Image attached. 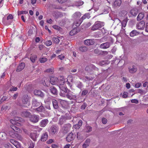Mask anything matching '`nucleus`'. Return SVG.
<instances>
[{"mask_svg": "<svg viewBox=\"0 0 148 148\" xmlns=\"http://www.w3.org/2000/svg\"><path fill=\"white\" fill-rule=\"evenodd\" d=\"M121 3V0H116L113 3V6L115 7H119Z\"/></svg>", "mask_w": 148, "mask_h": 148, "instance_id": "26", "label": "nucleus"}, {"mask_svg": "<svg viewBox=\"0 0 148 148\" xmlns=\"http://www.w3.org/2000/svg\"><path fill=\"white\" fill-rule=\"evenodd\" d=\"M75 136L72 133H70L67 136L66 140L68 142H70L74 140Z\"/></svg>", "mask_w": 148, "mask_h": 148, "instance_id": "9", "label": "nucleus"}, {"mask_svg": "<svg viewBox=\"0 0 148 148\" xmlns=\"http://www.w3.org/2000/svg\"><path fill=\"white\" fill-rule=\"evenodd\" d=\"M79 49L82 52H84L86 51L87 50V49L86 47H79Z\"/></svg>", "mask_w": 148, "mask_h": 148, "instance_id": "42", "label": "nucleus"}, {"mask_svg": "<svg viewBox=\"0 0 148 148\" xmlns=\"http://www.w3.org/2000/svg\"><path fill=\"white\" fill-rule=\"evenodd\" d=\"M13 18V16L11 14H10L7 17V20H12Z\"/></svg>", "mask_w": 148, "mask_h": 148, "instance_id": "52", "label": "nucleus"}, {"mask_svg": "<svg viewBox=\"0 0 148 148\" xmlns=\"http://www.w3.org/2000/svg\"><path fill=\"white\" fill-rule=\"evenodd\" d=\"M80 134L78 132L77 133V138L78 140H80L82 138V136H80Z\"/></svg>", "mask_w": 148, "mask_h": 148, "instance_id": "61", "label": "nucleus"}, {"mask_svg": "<svg viewBox=\"0 0 148 148\" xmlns=\"http://www.w3.org/2000/svg\"><path fill=\"white\" fill-rule=\"evenodd\" d=\"M138 12V10L135 8L132 9L130 11V14L133 16H136L137 15Z\"/></svg>", "mask_w": 148, "mask_h": 148, "instance_id": "27", "label": "nucleus"}, {"mask_svg": "<svg viewBox=\"0 0 148 148\" xmlns=\"http://www.w3.org/2000/svg\"><path fill=\"white\" fill-rule=\"evenodd\" d=\"M84 44L87 45H93L94 41L93 39H87L85 40L84 41Z\"/></svg>", "mask_w": 148, "mask_h": 148, "instance_id": "12", "label": "nucleus"}, {"mask_svg": "<svg viewBox=\"0 0 148 148\" xmlns=\"http://www.w3.org/2000/svg\"><path fill=\"white\" fill-rule=\"evenodd\" d=\"M16 138L17 140H19L21 141H22L23 140V138L21 136L18 134V133L15 136V138Z\"/></svg>", "mask_w": 148, "mask_h": 148, "instance_id": "40", "label": "nucleus"}, {"mask_svg": "<svg viewBox=\"0 0 148 148\" xmlns=\"http://www.w3.org/2000/svg\"><path fill=\"white\" fill-rule=\"evenodd\" d=\"M17 87H11L10 89V91H15L17 90Z\"/></svg>", "mask_w": 148, "mask_h": 148, "instance_id": "50", "label": "nucleus"}, {"mask_svg": "<svg viewBox=\"0 0 148 148\" xmlns=\"http://www.w3.org/2000/svg\"><path fill=\"white\" fill-rule=\"evenodd\" d=\"M60 103L64 108H66L68 107L69 104L68 101L62 100L60 101Z\"/></svg>", "mask_w": 148, "mask_h": 148, "instance_id": "15", "label": "nucleus"}, {"mask_svg": "<svg viewBox=\"0 0 148 148\" xmlns=\"http://www.w3.org/2000/svg\"><path fill=\"white\" fill-rule=\"evenodd\" d=\"M28 101V97L27 95H25L23 96L22 99V101L23 103L27 104Z\"/></svg>", "mask_w": 148, "mask_h": 148, "instance_id": "24", "label": "nucleus"}, {"mask_svg": "<svg viewBox=\"0 0 148 148\" xmlns=\"http://www.w3.org/2000/svg\"><path fill=\"white\" fill-rule=\"evenodd\" d=\"M31 115V114L30 112L27 111H23L21 113V115L23 117L28 118H29Z\"/></svg>", "mask_w": 148, "mask_h": 148, "instance_id": "14", "label": "nucleus"}, {"mask_svg": "<svg viewBox=\"0 0 148 148\" xmlns=\"http://www.w3.org/2000/svg\"><path fill=\"white\" fill-rule=\"evenodd\" d=\"M45 109L44 107L42 106H40L38 108H35L34 110L35 111L38 112H44L45 111Z\"/></svg>", "mask_w": 148, "mask_h": 148, "instance_id": "21", "label": "nucleus"}, {"mask_svg": "<svg viewBox=\"0 0 148 148\" xmlns=\"http://www.w3.org/2000/svg\"><path fill=\"white\" fill-rule=\"evenodd\" d=\"M128 93L126 92H123V94L122 97L123 98H126L128 96Z\"/></svg>", "mask_w": 148, "mask_h": 148, "instance_id": "51", "label": "nucleus"}, {"mask_svg": "<svg viewBox=\"0 0 148 148\" xmlns=\"http://www.w3.org/2000/svg\"><path fill=\"white\" fill-rule=\"evenodd\" d=\"M18 96V94L17 93L14 94L12 96V98L13 99H16Z\"/></svg>", "mask_w": 148, "mask_h": 148, "instance_id": "60", "label": "nucleus"}, {"mask_svg": "<svg viewBox=\"0 0 148 148\" xmlns=\"http://www.w3.org/2000/svg\"><path fill=\"white\" fill-rule=\"evenodd\" d=\"M48 136V135L47 132L43 133L41 136V140L42 141H45L47 140Z\"/></svg>", "mask_w": 148, "mask_h": 148, "instance_id": "23", "label": "nucleus"}, {"mask_svg": "<svg viewBox=\"0 0 148 148\" xmlns=\"http://www.w3.org/2000/svg\"><path fill=\"white\" fill-rule=\"evenodd\" d=\"M81 15V14L80 12H76L74 14V17L75 19H79Z\"/></svg>", "mask_w": 148, "mask_h": 148, "instance_id": "35", "label": "nucleus"}, {"mask_svg": "<svg viewBox=\"0 0 148 148\" xmlns=\"http://www.w3.org/2000/svg\"><path fill=\"white\" fill-rule=\"evenodd\" d=\"M45 44L47 46H49L52 45V42L51 40H48L45 42Z\"/></svg>", "mask_w": 148, "mask_h": 148, "instance_id": "46", "label": "nucleus"}, {"mask_svg": "<svg viewBox=\"0 0 148 148\" xmlns=\"http://www.w3.org/2000/svg\"><path fill=\"white\" fill-rule=\"evenodd\" d=\"M25 65V64L24 63H21L17 67V69L16 70V71L17 72L21 71L24 68Z\"/></svg>", "mask_w": 148, "mask_h": 148, "instance_id": "19", "label": "nucleus"}, {"mask_svg": "<svg viewBox=\"0 0 148 148\" xmlns=\"http://www.w3.org/2000/svg\"><path fill=\"white\" fill-rule=\"evenodd\" d=\"M40 103L38 102L35 99H34L32 101V105L34 107H37L40 105Z\"/></svg>", "mask_w": 148, "mask_h": 148, "instance_id": "34", "label": "nucleus"}, {"mask_svg": "<svg viewBox=\"0 0 148 148\" xmlns=\"http://www.w3.org/2000/svg\"><path fill=\"white\" fill-rule=\"evenodd\" d=\"M98 69L93 65L91 64L87 66L85 68V70L89 71L90 70H98Z\"/></svg>", "mask_w": 148, "mask_h": 148, "instance_id": "13", "label": "nucleus"}, {"mask_svg": "<svg viewBox=\"0 0 148 148\" xmlns=\"http://www.w3.org/2000/svg\"><path fill=\"white\" fill-rule=\"evenodd\" d=\"M34 93L35 95H37L42 97L44 96V93L40 90H35L34 91Z\"/></svg>", "mask_w": 148, "mask_h": 148, "instance_id": "10", "label": "nucleus"}, {"mask_svg": "<svg viewBox=\"0 0 148 148\" xmlns=\"http://www.w3.org/2000/svg\"><path fill=\"white\" fill-rule=\"evenodd\" d=\"M60 89L66 93V95H64L61 93L60 95L61 96L66 97L67 98L69 99L70 100L74 99L75 98L76 96L75 95H73L70 93V90H68L66 87H62L60 86Z\"/></svg>", "mask_w": 148, "mask_h": 148, "instance_id": "1", "label": "nucleus"}, {"mask_svg": "<svg viewBox=\"0 0 148 148\" xmlns=\"http://www.w3.org/2000/svg\"><path fill=\"white\" fill-rule=\"evenodd\" d=\"M4 146L5 148H14L10 143L5 144Z\"/></svg>", "mask_w": 148, "mask_h": 148, "instance_id": "48", "label": "nucleus"}, {"mask_svg": "<svg viewBox=\"0 0 148 148\" xmlns=\"http://www.w3.org/2000/svg\"><path fill=\"white\" fill-rule=\"evenodd\" d=\"M52 102L54 108L55 109H57L59 106L57 100L55 99H52Z\"/></svg>", "mask_w": 148, "mask_h": 148, "instance_id": "30", "label": "nucleus"}, {"mask_svg": "<svg viewBox=\"0 0 148 148\" xmlns=\"http://www.w3.org/2000/svg\"><path fill=\"white\" fill-rule=\"evenodd\" d=\"M47 60V59L46 58H42L40 59L39 61L41 63H44Z\"/></svg>", "mask_w": 148, "mask_h": 148, "instance_id": "45", "label": "nucleus"}, {"mask_svg": "<svg viewBox=\"0 0 148 148\" xmlns=\"http://www.w3.org/2000/svg\"><path fill=\"white\" fill-rule=\"evenodd\" d=\"M37 56L36 55H32L30 57V59L31 61L33 62H35L37 58Z\"/></svg>", "mask_w": 148, "mask_h": 148, "instance_id": "39", "label": "nucleus"}, {"mask_svg": "<svg viewBox=\"0 0 148 148\" xmlns=\"http://www.w3.org/2000/svg\"><path fill=\"white\" fill-rule=\"evenodd\" d=\"M127 20L126 19H125L123 20L122 22H121L122 26V27H125L127 24Z\"/></svg>", "mask_w": 148, "mask_h": 148, "instance_id": "41", "label": "nucleus"}, {"mask_svg": "<svg viewBox=\"0 0 148 148\" xmlns=\"http://www.w3.org/2000/svg\"><path fill=\"white\" fill-rule=\"evenodd\" d=\"M90 14H89L86 13L84 15H83L82 17L81 18H80L82 19L83 21V20L86 18H89L90 17Z\"/></svg>", "mask_w": 148, "mask_h": 148, "instance_id": "38", "label": "nucleus"}, {"mask_svg": "<svg viewBox=\"0 0 148 148\" xmlns=\"http://www.w3.org/2000/svg\"><path fill=\"white\" fill-rule=\"evenodd\" d=\"M110 46V42H107L101 44L100 46L101 49H106L109 48Z\"/></svg>", "mask_w": 148, "mask_h": 148, "instance_id": "7", "label": "nucleus"}, {"mask_svg": "<svg viewBox=\"0 0 148 148\" xmlns=\"http://www.w3.org/2000/svg\"><path fill=\"white\" fill-rule=\"evenodd\" d=\"M29 119L31 122L34 123L37 122L39 120V116L35 114H31Z\"/></svg>", "mask_w": 148, "mask_h": 148, "instance_id": "4", "label": "nucleus"}, {"mask_svg": "<svg viewBox=\"0 0 148 148\" xmlns=\"http://www.w3.org/2000/svg\"><path fill=\"white\" fill-rule=\"evenodd\" d=\"M34 143H30L29 147V148H34Z\"/></svg>", "mask_w": 148, "mask_h": 148, "instance_id": "63", "label": "nucleus"}, {"mask_svg": "<svg viewBox=\"0 0 148 148\" xmlns=\"http://www.w3.org/2000/svg\"><path fill=\"white\" fill-rule=\"evenodd\" d=\"M141 84H142L140 83H137L135 85V87L136 88H138L140 87Z\"/></svg>", "mask_w": 148, "mask_h": 148, "instance_id": "58", "label": "nucleus"}, {"mask_svg": "<svg viewBox=\"0 0 148 148\" xmlns=\"http://www.w3.org/2000/svg\"><path fill=\"white\" fill-rule=\"evenodd\" d=\"M82 123V120H80L79 121L78 124L75 125L73 126L76 129H79L81 126Z\"/></svg>", "mask_w": 148, "mask_h": 148, "instance_id": "29", "label": "nucleus"}, {"mask_svg": "<svg viewBox=\"0 0 148 148\" xmlns=\"http://www.w3.org/2000/svg\"><path fill=\"white\" fill-rule=\"evenodd\" d=\"M11 130H10L9 134V135L13 138H15L17 132H20V130L15 125H11Z\"/></svg>", "mask_w": 148, "mask_h": 148, "instance_id": "2", "label": "nucleus"}, {"mask_svg": "<svg viewBox=\"0 0 148 148\" xmlns=\"http://www.w3.org/2000/svg\"><path fill=\"white\" fill-rule=\"evenodd\" d=\"M144 14L143 13H140L138 15L137 18V19L138 21H140L142 20L144 17Z\"/></svg>", "mask_w": 148, "mask_h": 148, "instance_id": "32", "label": "nucleus"}, {"mask_svg": "<svg viewBox=\"0 0 148 148\" xmlns=\"http://www.w3.org/2000/svg\"><path fill=\"white\" fill-rule=\"evenodd\" d=\"M139 32H137L136 30H133L130 33V36L131 37H133L139 34Z\"/></svg>", "mask_w": 148, "mask_h": 148, "instance_id": "36", "label": "nucleus"}, {"mask_svg": "<svg viewBox=\"0 0 148 148\" xmlns=\"http://www.w3.org/2000/svg\"><path fill=\"white\" fill-rule=\"evenodd\" d=\"M58 80V78L54 76L51 77L50 78V82L52 85L55 84L57 82Z\"/></svg>", "mask_w": 148, "mask_h": 148, "instance_id": "18", "label": "nucleus"}, {"mask_svg": "<svg viewBox=\"0 0 148 148\" xmlns=\"http://www.w3.org/2000/svg\"><path fill=\"white\" fill-rule=\"evenodd\" d=\"M71 125L70 124L68 123L65 125L64 126V131L65 133H66L71 129Z\"/></svg>", "mask_w": 148, "mask_h": 148, "instance_id": "11", "label": "nucleus"}, {"mask_svg": "<svg viewBox=\"0 0 148 148\" xmlns=\"http://www.w3.org/2000/svg\"><path fill=\"white\" fill-rule=\"evenodd\" d=\"M54 140L53 139H51L47 141V143L48 144H50L51 143H54Z\"/></svg>", "mask_w": 148, "mask_h": 148, "instance_id": "54", "label": "nucleus"}, {"mask_svg": "<svg viewBox=\"0 0 148 148\" xmlns=\"http://www.w3.org/2000/svg\"><path fill=\"white\" fill-rule=\"evenodd\" d=\"M90 142V139H87L85 141L84 144H86L88 145V146Z\"/></svg>", "mask_w": 148, "mask_h": 148, "instance_id": "57", "label": "nucleus"}, {"mask_svg": "<svg viewBox=\"0 0 148 148\" xmlns=\"http://www.w3.org/2000/svg\"><path fill=\"white\" fill-rule=\"evenodd\" d=\"M129 71L131 73H134L136 72L137 70V68L136 66L133 65L132 68H129Z\"/></svg>", "mask_w": 148, "mask_h": 148, "instance_id": "31", "label": "nucleus"}, {"mask_svg": "<svg viewBox=\"0 0 148 148\" xmlns=\"http://www.w3.org/2000/svg\"><path fill=\"white\" fill-rule=\"evenodd\" d=\"M94 52L96 54H100L99 51L98 49H96L94 50Z\"/></svg>", "mask_w": 148, "mask_h": 148, "instance_id": "62", "label": "nucleus"}, {"mask_svg": "<svg viewBox=\"0 0 148 148\" xmlns=\"http://www.w3.org/2000/svg\"><path fill=\"white\" fill-rule=\"evenodd\" d=\"M50 90L51 93L54 95H56L57 93V89L53 86H52L50 87Z\"/></svg>", "mask_w": 148, "mask_h": 148, "instance_id": "28", "label": "nucleus"}, {"mask_svg": "<svg viewBox=\"0 0 148 148\" xmlns=\"http://www.w3.org/2000/svg\"><path fill=\"white\" fill-rule=\"evenodd\" d=\"M88 92V91L87 90L84 89L82 92L81 96L82 97L84 96L87 95Z\"/></svg>", "mask_w": 148, "mask_h": 148, "instance_id": "43", "label": "nucleus"}, {"mask_svg": "<svg viewBox=\"0 0 148 148\" xmlns=\"http://www.w3.org/2000/svg\"><path fill=\"white\" fill-rule=\"evenodd\" d=\"M145 23L144 21H142L137 24V28L140 30H143L145 28Z\"/></svg>", "mask_w": 148, "mask_h": 148, "instance_id": "6", "label": "nucleus"}, {"mask_svg": "<svg viewBox=\"0 0 148 148\" xmlns=\"http://www.w3.org/2000/svg\"><path fill=\"white\" fill-rule=\"evenodd\" d=\"M78 28L76 27L72 29L70 32V35L71 36H73L77 34L79 31V29H77Z\"/></svg>", "mask_w": 148, "mask_h": 148, "instance_id": "17", "label": "nucleus"}, {"mask_svg": "<svg viewBox=\"0 0 148 148\" xmlns=\"http://www.w3.org/2000/svg\"><path fill=\"white\" fill-rule=\"evenodd\" d=\"M8 98V97L6 96H3L0 100V103H2L3 102L6 100Z\"/></svg>", "mask_w": 148, "mask_h": 148, "instance_id": "49", "label": "nucleus"}, {"mask_svg": "<svg viewBox=\"0 0 148 148\" xmlns=\"http://www.w3.org/2000/svg\"><path fill=\"white\" fill-rule=\"evenodd\" d=\"M10 123L12 124V125H15L18 126L21 125V124L20 123H18L17 121L11 119L10 120Z\"/></svg>", "mask_w": 148, "mask_h": 148, "instance_id": "33", "label": "nucleus"}, {"mask_svg": "<svg viewBox=\"0 0 148 148\" xmlns=\"http://www.w3.org/2000/svg\"><path fill=\"white\" fill-rule=\"evenodd\" d=\"M58 129L56 126H52L51 127L50 129V132L51 134L54 135L57 131Z\"/></svg>", "mask_w": 148, "mask_h": 148, "instance_id": "20", "label": "nucleus"}, {"mask_svg": "<svg viewBox=\"0 0 148 148\" xmlns=\"http://www.w3.org/2000/svg\"><path fill=\"white\" fill-rule=\"evenodd\" d=\"M104 22L99 21H96L92 27V29L93 31L97 30L104 26Z\"/></svg>", "mask_w": 148, "mask_h": 148, "instance_id": "3", "label": "nucleus"}, {"mask_svg": "<svg viewBox=\"0 0 148 148\" xmlns=\"http://www.w3.org/2000/svg\"><path fill=\"white\" fill-rule=\"evenodd\" d=\"M131 102L132 103H134L136 104H137L138 103V101L136 99H133L131 100Z\"/></svg>", "mask_w": 148, "mask_h": 148, "instance_id": "56", "label": "nucleus"}, {"mask_svg": "<svg viewBox=\"0 0 148 148\" xmlns=\"http://www.w3.org/2000/svg\"><path fill=\"white\" fill-rule=\"evenodd\" d=\"M76 21H75L73 23V25H75L76 27L77 28L82 23L83 21L82 20L81 18L79 19H76Z\"/></svg>", "mask_w": 148, "mask_h": 148, "instance_id": "16", "label": "nucleus"}, {"mask_svg": "<svg viewBox=\"0 0 148 148\" xmlns=\"http://www.w3.org/2000/svg\"><path fill=\"white\" fill-rule=\"evenodd\" d=\"M30 138L34 141L36 140L37 138L38 137V135L36 133H32L30 135Z\"/></svg>", "mask_w": 148, "mask_h": 148, "instance_id": "25", "label": "nucleus"}, {"mask_svg": "<svg viewBox=\"0 0 148 148\" xmlns=\"http://www.w3.org/2000/svg\"><path fill=\"white\" fill-rule=\"evenodd\" d=\"M10 142L13 144L16 148H19L20 147V145L21 144L18 141L16 140L13 139H11L10 140Z\"/></svg>", "mask_w": 148, "mask_h": 148, "instance_id": "8", "label": "nucleus"}, {"mask_svg": "<svg viewBox=\"0 0 148 148\" xmlns=\"http://www.w3.org/2000/svg\"><path fill=\"white\" fill-rule=\"evenodd\" d=\"M59 84L60 85L59 88H60V87H65L64 85L65 82V79L63 76H60L59 77Z\"/></svg>", "mask_w": 148, "mask_h": 148, "instance_id": "5", "label": "nucleus"}, {"mask_svg": "<svg viewBox=\"0 0 148 148\" xmlns=\"http://www.w3.org/2000/svg\"><path fill=\"white\" fill-rule=\"evenodd\" d=\"M92 130V128L90 126H88L86 127V132H90Z\"/></svg>", "mask_w": 148, "mask_h": 148, "instance_id": "53", "label": "nucleus"}, {"mask_svg": "<svg viewBox=\"0 0 148 148\" xmlns=\"http://www.w3.org/2000/svg\"><path fill=\"white\" fill-rule=\"evenodd\" d=\"M54 68L51 67L50 68L48 69L45 71V72L49 73H53L54 72Z\"/></svg>", "mask_w": 148, "mask_h": 148, "instance_id": "37", "label": "nucleus"}, {"mask_svg": "<svg viewBox=\"0 0 148 148\" xmlns=\"http://www.w3.org/2000/svg\"><path fill=\"white\" fill-rule=\"evenodd\" d=\"M48 120L47 119L42 120L40 123V126L42 127H45L48 123Z\"/></svg>", "mask_w": 148, "mask_h": 148, "instance_id": "22", "label": "nucleus"}, {"mask_svg": "<svg viewBox=\"0 0 148 148\" xmlns=\"http://www.w3.org/2000/svg\"><path fill=\"white\" fill-rule=\"evenodd\" d=\"M52 40H53V42L54 43L58 44L60 42V40L57 38L53 37V38Z\"/></svg>", "mask_w": 148, "mask_h": 148, "instance_id": "44", "label": "nucleus"}, {"mask_svg": "<svg viewBox=\"0 0 148 148\" xmlns=\"http://www.w3.org/2000/svg\"><path fill=\"white\" fill-rule=\"evenodd\" d=\"M102 121L103 124H105L107 123V121L106 118H103L102 119Z\"/></svg>", "mask_w": 148, "mask_h": 148, "instance_id": "59", "label": "nucleus"}, {"mask_svg": "<svg viewBox=\"0 0 148 148\" xmlns=\"http://www.w3.org/2000/svg\"><path fill=\"white\" fill-rule=\"evenodd\" d=\"M28 13V12L27 11H22L19 12H18V15H20L23 14H26Z\"/></svg>", "mask_w": 148, "mask_h": 148, "instance_id": "47", "label": "nucleus"}, {"mask_svg": "<svg viewBox=\"0 0 148 148\" xmlns=\"http://www.w3.org/2000/svg\"><path fill=\"white\" fill-rule=\"evenodd\" d=\"M58 57L61 60H63L65 58L64 56L62 54L58 56Z\"/></svg>", "mask_w": 148, "mask_h": 148, "instance_id": "55", "label": "nucleus"}, {"mask_svg": "<svg viewBox=\"0 0 148 148\" xmlns=\"http://www.w3.org/2000/svg\"><path fill=\"white\" fill-rule=\"evenodd\" d=\"M51 147L52 148H57L58 147V145H57L52 144L51 145Z\"/></svg>", "mask_w": 148, "mask_h": 148, "instance_id": "64", "label": "nucleus"}]
</instances>
